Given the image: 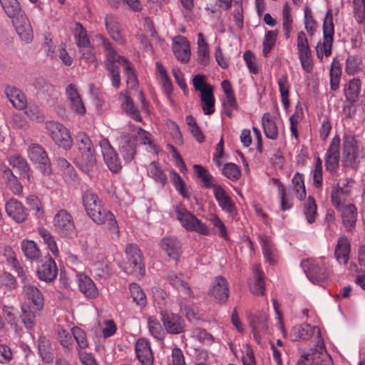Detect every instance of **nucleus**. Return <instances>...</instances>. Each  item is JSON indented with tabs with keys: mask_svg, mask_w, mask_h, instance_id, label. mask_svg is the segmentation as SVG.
Masks as SVG:
<instances>
[{
	"mask_svg": "<svg viewBox=\"0 0 365 365\" xmlns=\"http://www.w3.org/2000/svg\"><path fill=\"white\" fill-rule=\"evenodd\" d=\"M99 38L104 51L106 52V66L108 71V75L112 80L114 87L118 88L120 85V75L118 67L115 63H118L124 67L125 74L127 75V83L131 88H135L138 86L136 76L134 73L133 65L128 60L123 56H119L113 47L112 43L106 37L100 36Z\"/></svg>",
	"mask_w": 365,
	"mask_h": 365,
	"instance_id": "f257e3e1",
	"label": "nucleus"
},
{
	"mask_svg": "<svg viewBox=\"0 0 365 365\" xmlns=\"http://www.w3.org/2000/svg\"><path fill=\"white\" fill-rule=\"evenodd\" d=\"M83 205L88 216L97 225H106L112 234L118 237L119 227L114 215L106 210L99 197L91 190L82 195Z\"/></svg>",
	"mask_w": 365,
	"mask_h": 365,
	"instance_id": "f03ea898",
	"label": "nucleus"
},
{
	"mask_svg": "<svg viewBox=\"0 0 365 365\" xmlns=\"http://www.w3.org/2000/svg\"><path fill=\"white\" fill-rule=\"evenodd\" d=\"M125 254L126 260L120 264L123 270L128 274L142 277L145 269L140 250L136 245L129 244L125 247Z\"/></svg>",
	"mask_w": 365,
	"mask_h": 365,
	"instance_id": "7ed1b4c3",
	"label": "nucleus"
},
{
	"mask_svg": "<svg viewBox=\"0 0 365 365\" xmlns=\"http://www.w3.org/2000/svg\"><path fill=\"white\" fill-rule=\"evenodd\" d=\"M323 34V42H319L316 46L317 55L320 59H322L324 56H329L331 53L334 24L331 9L328 10L324 19Z\"/></svg>",
	"mask_w": 365,
	"mask_h": 365,
	"instance_id": "20e7f679",
	"label": "nucleus"
},
{
	"mask_svg": "<svg viewBox=\"0 0 365 365\" xmlns=\"http://www.w3.org/2000/svg\"><path fill=\"white\" fill-rule=\"evenodd\" d=\"M175 212L177 219L186 230L195 231L204 235H209L210 230L207 225L185 207H176Z\"/></svg>",
	"mask_w": 365,
	"mask_h": 365,
	"instance_id": "39448f33",
	"label": "nucleus"
},
{
	"mask_svg": "<svg viewBox=\"0 0 365 365\" xmlns=\"http://www.w3.org/2000/svg\"><path fill=\"white\" fill-rule=\"evenodd\" d=\"M53 225L55 231L61 237L73 238L76 235L73 217L66 210L61 209L56 213Z\"/></svg>",
	"mask_w": 365,
	"mask_h": 365,
	"instance_id": "423d86ee",
	"label": "nucleus"
},
{
	"mask_svg": "<svg viewBox=\"0 0 365 365\" xmlns=\"http://www.w3.org/2000/svg\"><path fill=\"white\" fill-rule=\"evenodd\" d=\"M46 130L52 140L59 147L68 150L73 145V140L68 130L62 124L50 121L46 123Z\"/></svg>",
	"mask_w": 365,
	"mask_h": 365,
	"instance_id": "0eeeda50",
	"label": "nucleus"
},
{
	"mask_svg": "<svg viewBox=\"0 0 365 365\" xmlns=\"http://www.w3.org/2000/svg\"><path fill=\"white\" fill-rule=\"evenodd\" d=\"M297 46L299 58L303 69L310 73L313 68L312 51L309 45L307 37L304 31H299L297 37Z\"/></svg>",
	"mask_w": 365,
	"mask_h": 365,
	"instance_id": "6e6552de",
	"label": "nucleus"
},
{
	"mask_svg": "<svg viewBox=\"0 0 365 365\" xmlns=\"http://www.w3.org/2000/svg\"><path fill=\"white\" fill-rule=\"evenodd\" d=\"M99 145L101 148L103 160L109 170L115 173H118L122 168L120 160L108 140L102 138Z\"/></svg>",
	"mask_w": 365,
	"mask_h": 365,
	"instance_id": "1a4fd4ad",
	"label": "nucleus"
},
{
	"mask_svg": "<svg viewBox=\"0 0 365 365\" xmlns=\"http://www.w3.org/2000/svg\"><path fill=\"white\" fill-rule=\"evenodd\" d=\"M119 151L126 163L131 162L136 154L137 136L122 133L118 138Z\"/></svg>",
	"mask_w": 365,
	"mask_h": 365,
	"instance_id": "9d476101",
	"label": "nucleus"
},
{
	"mask_svg": "<svg viewBox=\"0 0 365 365\" xmlns=\"http://www.w3.org/2000/svg\"><path fill=\"white\" fill-rule=\"evenodd\" d=\"M358 156V147L355 138L345 135L343 143L342 163L344 166L353 167Z\"/></svg>",
	"mask_w": 365,
	"mask_h": 365,
	"instance_id": "9b49d317",
	"label": "nucleus"
},
{
	"mask_svg": "<svg viewBox=\"0 0 365 365\" xmlns=\"http://www.w3.org/2000/svg\"><path fill=\"white\" fill-rule=\"evenodd\" d=\"M161 321L168 334H178L185 331V322L178 314L166 311L161 312Z\"/></svg>",
	"mask_w": 365,
	"mask_h": 365,
	"instance_id": "f8f14e48",
	"label": "nucleus"
},
{
	"mask_svg": "<svg viewBox=\"0 0 365 365\" xmlns=\"http://www.w3.org/2000/svg\"><path fill=\"white\" fill-rule=\"evenodd\" d=\"M25 302L36 311H41L43 308L44 299L41 291L31 284H26L23 287Z\"/></svg>",
	"mask_w": 365,
	"mask_h": 365,
	"instance_id": "ddd939ff",
	"label": "nucleus"
},
{
	"mask_svg": "<svg viewBox=\"0 0 365 365\" xmlns=\"http://www.w3.org/2000/svg\"><path fill=\"white\" fill-rule=\"evenodd\" d=\"M58 269L55 261L51 256H46L37 268L38 278L42 281L51 282L56 279Z\"/></svg>",
	"mask_w": 365,
	"mask_h": 365,
	"instance_id": "4468645a",
	"label": "nucleus"
},
{
	"mask_svg": "<svg viewBox=\"0 0 365 365\" xmlns=\"http://www.w3.org/2000/svg\"><path fill=\"white\" fill-rule=\"evenodd\" d=\"M302 266L306 272L308 278L313 282H322L329 276L328 271L323 264L310 260H303Z\"/></svg>",
	"mask_w": 365,
	"mask_h": 365,
	"instance_id": "2eb2a0df",
	"label": "nucleus"
},
{
	"mask_svg": "<svg viewBox=\"0 0 365 365\" xmlns=\"http://www.w3.org/2000/svg\"><path fill=\"white\" fill-rule=\"evenodd\" d=\"M105 26L108 34L113 41L119 44H124L125 36L117 17L107 14L105 17Z\"/></svg>",
	"mask_w": 365,
	"mask_h": 365,
	"instance_id": "dca6fc26",
	"label": "nucleus"
},
{
	"mask_svg": "<svg viewBox=\"0 0 365 365\" xmlns=\"http://www.w3.org/2000/svg\"><path fill=\"white\" fill-rule=\"evenodd\" d=\"M209 294L219 302H225L229 297V286L225 278L216 277L212 283Z\"/></svg>",
	"mask_w": 365,
	"mask_h": 365,
	"instance_id": "f3484780",
	"label": "nucleus"
},
{
	"mask_svg": "<svg viewBox=\"0 0 365 365\" xmlns=\"http://www.w3.org/2000/svg\"><path fill=\"white\" fill-rule=\"evenodd\" d=\"M339 138L336 137L334 138L326 153V169L330 173L335 172L339 167Z\"/></svg>",
	"mask_w": 365,
	"mask_h": 365,
	"instance_id": "a211bd4d",
	"label": "nucleus"
},
{
	"mask_svg": "<svg viewBox=\"0 0 365 365\" xmlns=\"http://www.w3.org/2000/svg\"><path fill=\"white\" fill-rule=\"evenodd\" d=\"M349 184V181L343 182L341 184L338 182L332 188L331 200L332 205L337 209L342 206L350 195L351 189Z\"/></svg>",
	"mask_w": 365,
	"mask_h": 365,
	"instance_id": "6ab92c4d",
	"label": "nucleus"
},
{
	"mask_svg": "<svg viewBox=\"0 0 365 365\" xmlns=\"http://www.w3.org/2000/svg\"><path fill=\"white\" fill-rule=\"evenodd\" d=\"M136 356L141 365H153L154 356L149 341L140 339L135 346Z\"/></svg>",
	"mask_w": 365,
	"mask_h": 365,
	"instance_id": "aec40b11",
	"label": "nucleus"
},
{
	"mask_svg": "<svg viewBox=\"0 0 365 365\" xmlns=\"http://www.w3.org/2000/svg\"><path fill=\"white\" fill-rule=\"evenodd\" d=\"M13 24L17 34L23 41L29 42L32 40L33 30L29 19L25 15H18L13 20Z\"/></svg>",
	"mask_w": 365,
	"mask_h": 365,
	"instance_id": "412c9836",
	"label": "nucleus"
},
{
	"mask_svg": "<svg viewBox=\"0 0 365 365\" xmlns=\"http://www.w3.org/2000/svg\"><path fill=\"white\" fill-rule=\"evenodd\" d=\"M181 243L175 237L169 236L163 238L160 241V247L166 252L167 255L178 261L181 254Z\"/></svg>",
	"mask_w": 365,
	"mask_h": 365,
	"instance_id": "4be33fe9",
	"label": "nucleus"
},
{
	"mask_svg": "<svg viewBox=\"0 0 365 365\" xmlns=\"http://www.w3.org/2000/svg\"><path fill=\"white\" fill-rule=\"evenodd\" d=\"M66 94L72 109L78 114H84L86 108L76 86L73 83L69 84L66 89Z\"/></svg>",
	"mask_w": 365,
	"mask_h": 365,
	"instance_id": "5701e85b",
	"label": "nucleus"
},
{
	"mask_svg": "<svg viewBox=\"0 0 365 365\" xmlns=\"http://www.w3.org/2000/svg\"><path fill=\"white\" fill-rule=\"evenodd\" d=\"M173 50L176 58L181 62L186 63L190 60V46L185 37L179 36L174 40Z\"/></svg>",
	"mask_w": 365,
	"mask_h": 365,
	"instance_id": "b1692460",
	"label": "nucleus"
},
{
	"mask_svg": "<svg viewBox=\"0 0 365 365\" xmlns=\"http://www.w3.org/2000/svg\"><path fill=\"white\" fill-rule=\"evenodd\" d=\"M77 282L80 291L88 298H96L98 291L92 279L87 275L79 273L76 275Z\"/></svg>",
	"mask_w": 365,
	"mask_h": 365,
	"instance_id": "393cba45",
	"label": "nucleus"
},
{
	"mask_svg": "<svg viewBox=\"0 0 365 365\" xmlns=\"http://www.w3.org/2000/svg\"><path fill=\"white\" fill-rule=\"evenodd\" d=\"M6 210L7 214L17 222H22L27 217L24 207L16 199L11 198L6 202Z\"/></svg>",
	"mask_w": 365,
	"mask_h": 365,
	"instance_id": "a878e982",
	"label": "nucleus"
},
{
	"mask_svg": "<svg viewBox=\"0 0 365 365\" xmlns=\"http://www.w3.org/2000/svg\"><path fill=\"white\" fill-rule=\"evenodd\" d=\"M361 81L359 78H353L344 85V94L346 103L354 104L359 100L361 92Z\"/></svg>",
	"mask_w": 365,
	"mask_h": 365,
	"instance_id": "bb28decb",
	"label": "nucleus"
},
{
	"mask_svg": "<svg viewBox=\"0 0 365 365\" xmlns=\"http://www.w3.org/2000/svg\"><path fill=\"white\" fill-rule=\"evenodd\" d=\"M122 109L135 120L140 122L142 117L138 109L135 106L134 102L128 94V92L120 94Z\"/></svg>",
	"mask_w": 365,
	"mask_h": 365,
	"instance_id": "cd10ccee",
	"label": "nucleus"
},
{
	"mask_svg": "<svg viewBox=\"0 0 365 365\" xmlns=\"http://www.w3.org/2000/svg\"><path fill=\"white\" fill-rule=\"evenodd\" d=\"M5 93L11 104L17 109L21 110L26 108V98L25 95L18 88L8 86Z\"/></svg>",
	"mask_w": 365,
	"mask_h": 365,
	"instance_id": "c85d7f7f",
	"label": "nucleus"
},
{
	"mask_svg": "<svg viewBox=\"0 0 365 365\" xmlns=\"http://www.w3.org/2000/svg\"><path fill=\"white\" fill-rule=\"evenodd\" d=\"M214 195L216 200L218 202L219 205L223 210L229 213L234 212L235 209V205L221 185H217V187H215Z\"/></svg>",
	"mask_w": 365,
	"mask_h": 365,
	"instance_id": "c756f323",
	"label": "nucleus"
},
{
	"mask_svg": "<svg viewBox=\"0 0 365 365\" xmlns=\"http://www.w3.org/2000/svg\"><path fill=\"white\" fill-rule=\"evenodd\" d=\"M351 250L350 242L347 237H341L335 247L334 255L339 262L342 261L346 264L349 259V253Z\"/></svg>",
	"mask_w": 365,
	"mask_h": 365,
	"instance_id": "7c9ffc66",
	"label": "nucleus"
},
{
	"mask_svg": "<svg viewBox=\"0 0 365 365\" xmlns=\"http://www.w3.org/2000/svg\"><path fill=\"white\" fill-rule=\"evenodd\" d=\"M28 155L33 162L46 166L49 159L44 149L38 144H31L28 149Z\"/></svg>",
	"mask_w": 365,
	"mask_h": 365,
	"instance_id": "2f4dec72",
	"label": "nucleus"
},
{
	"mask_svg": "<svg viewBox=\"0 0 365 365\" xmlns=\"http://www.w3.org/2000/svg\"><path fill=\"white\" fill-rule=\"evenodd\" d=\"M341 208L342 223L348 231L355 226L357 212L354 205L349 204Z\"/></svg>",
	"mask_w": 365,
	"mask_h": 365,
	"instance_id": "473e14b6",
	"label": "nucleus"
},
{
	"mask_svg": "<svg viewBox=\"0 0 365 365\" xmlns=\"http://www.w3.org/2000/svg\"><path fill=\"white\" fill-rule=\"evenodd\" d=\"M255 279L250 282V291L257 295H262L265 290V283L264 281L263 273L259 270L257 264L253 267Z\"/></svg>",
	"mask_w": 365,
	"mask_h": 365,
	"instance_id": "72a5a7b5",
	"label": "nucleus"
},
{
	"mask_svg": "<svg viewBox=\"0 0 365 365\" xmlns=\"http://www.w3.org/2000/svg\"><path fill=\"white\" fill-rule=\"evenodd\" d=\"M249 321L255 336L259 332L266 331L267 329V316L264 313L250 315L249 317Z\"/></svg>",
	"mask_w": 365,
	"mask_h": 365,
	"instance_id": "f704fd0d",
	"label": "nucleus"
},
{
	"mask_svg": "<svg viewBox=\"0 0 365 365\" xmlns=\"http://www.w3.org/2000/svg\"><path fill=\"white\" fill-rule=\"evenodd\" d=\"M77 163L83 171L88 173L96 163L94 150L81 153Z\"/></svg>",
	"mask_w": 365,
	"mask_h": 365,
	"instance_id": "c9c22d12",
	"label": "nucleus"
},
{
	"mask_svg": "<svg viewBox=\"0 0 365 365\" xmlns=\"http://www.w3.org/2000/svg\"><path fill=\"white\" fill-rule=\"evenodd\" d=\"M39 311H36L29 304L24 303L21 306V319L25 327L28 330L33 329L36 323V313Z\"/></svg>",
	"mask_w": 365,
	"mask_h": 365,
	"instance_id": "e433bc0d",
	"label": "nucleus"
},
{
	"mask_svg": "<svg viewBox=\"0 0 365 365\" xmlns=\"http://www.w3.org/2000/svg\"><path fill=\"white\" fill-rule=\"evenodd\" d=\"M314 328L308 324L295 326L291 332V336L294 341L307 340L314 334Z\"/></svg>",
	"mask_w": 365,
	"mask_h": 365,
	"instance_id": "4c0bfd02",
	"label": "nucleus"
},
{
	"mask_svg": "<svg viewBox=\"0 0 365 365\" xmlns=\"http://www.w3.org/2000/svg\"><path fill=\"white\" fill-rule=\"evenodd\" d=\"M21 247L25 257L30 260H36L41 255L39 247L33 240H24L21 242Z\"/></svg>",
	"mask_w": 365,
	"mask_h": 365,
	"instance_id": "58836bf2",
	"label": "nucleus"
},
{
	"mask_svg": "<svg viewBox=\"0 0 365 365\" xmlns=\"http://www.w3.org/2000/svg\"><path fill=\"white\" fill-rule=\"evenodd\" d=\"M262 123L265 135L268 138L275 140L278 135L277 127L269 113H266L263 115Z\"/></svg>",
	"mask_w": 365,
	"mask_h": 365,
	"instance_id": "ea45409f",
	"label": "nucleus"
},
{
	"mask_svg": "<svg viewBox=\"0 0 365 365\" xmlns=\"http://www.w3.org/2000/svg\"><path fill=\"white\" fill-rule=\"evenodd\" d=\"M170 283L177 289L184 292L190 298H194V294L188 284L182 279V276H178L171 273L168 276Z\"/></svg>",
	"mask_w": 365,
	"mask_h": 365,
	"instance_id": "a19ab883",
	"label": "nucleus"
},
{
	"mask_svg": "<svg viewBox=\"0 0 365 365\" xmlns=\"http://www.w3.org/2000/svg\"><path fill=\"white\" fill-rule=\"evenodd\" d=\"M0 4L9 18L14 19L21 11L20 4L17 0H0Z\"/></svg>",
	"mask_w": 365,
	"mask_h": 365,
	"instance_id": "79ce46f5",
	"label": "nucleus"
},
{
	"mask_svg": "<svg viewBox=\"0 0 365 365\" xmlns=\"http://www.w3.org/2000/svg\"><path fill=\"white\" fill-rule=\"evenodd\" d=\"M193 169L197 176L204 183V186L210 188L217 187V185L213 183V177L210 174L208 170L200 165H194Z\"/></svg>",
	"mask_w": 365,
	"mask_h": 365,
	"instance_id": "37998d69",
	"label": "nucleus"
},
{
	"mask_svg": "<svg viewBox=\"0 0 365 365\" xmlns=\"http://www.w3.org/2000/svg\"><path fill=\"white\" fill-rule=\"evenodd\" d=\"M38 351L42 359L45 362L50 363L52 361L53 359L52 349L50 346L48 340L44 336H41L38 339Z\"/></svg>",
	"mask_w": 365,
	"mask_h": 365,
	"instance_id": "c03bdc74",
	"label": "nucleus"
},
{
	"mask_svg": "<svg viewBox=\"0 0 365 365\" xmlns=\"http://www.w3.org/2000/svg\"><path fill=\"white\" fill-rule=\"evenodd\" d=\"M212 92L213 89H209L207 91H202L201 94V101L203 102L202 110L205 115H210L215 111V98Z\"/></svg>",
	"mask_w": 365,
	"mask_h": 365,
	"instance_id": "a18cd8bd",
	"label": "nucleus"
},
{
	"mask_svg": "<svg viewBox=\"0 0 365 365\" xmlns=\"http://www.w3.org/2000/svg\"><path fill=\"white\" fill-rule=\"evenodd\" d=\"M341 73L339 63L334 60L329 71L330 87L332 91H336L339 88Z\"/></svg>",
	"mask_w": 365,
	"mask_h": 365,
	"instance_id": "49530a36",
	"label": "nucleus"
},
{
	"mask_svg": "<svg viewBox=\"0 0 365 365\" xmlns=\"http://www.w3.org/2000/svg\"><path fill=\"white\" fill-rule=\"evenodd\" d=\"M38 234L43 240L44 242L47 245L48 249L54 256L58 255V250L53 236L51 232L43 227L38 229Z\"/></svg>",
	"mask_w": 365,
	"mask_h": 365,
	"instance_id": "de8ad7c7",
	"label": "nucleus"
},
{
	"mask_svg": "<svg viewBox=\"0 0 365 365\" xmlns=\"http://www.w3.org/2000/svg\"><path fill=\"white\" fill-rule=\"evenodd\" d=\"M148 172L155 181L160 182L163 186L165 185L167 177L158 163L155 161L152 162L149 165Z\"/></svg>",
	"mask_w": 365,
	"mask_h": 365,
	"instance_id": "09e8293b",
	"label": "nucleus"
},
{
	"mask_svg": "<svg viewBox=\"0 0 365 365\" xmlns=\"http://www.w3.org/2000/svg\"><path fill=\"white\" fill-rule=\"evenodd\" d=\"M278 86L282 98V102L284 108H288L289 105V83L287 77L283 76L278 79Z\"/></svg>",
	"mask_w": 365,
	"mask_h": 365,
	"instance_id": "8fccbe9b",
	"label": "nucleus"
},
{
	"mask_svg": "<svg viewBox=\"0 0 365 365\" xmlns=\"http://www.w3.org/2000/svg\"><path fill=\"white\" fill-rule=\"evenodd\" d=\"M304 214L308 223L312 224L314 222L317 215V205L312 196L308 197L307 202L304 204Z\"/></svg>",
	"mask_w": 365,
	"mask_h": 365,
	"instance_id": "3c124183",
	"label": "nucleus"
},
{
	"mask_svg": "<svg viewBox=\"0 0 365 365\" xmlns=\"http://www.w3.org/2000/svg\"><path fill=\"white\" fill-rule=\"evenodd\" d=\"M259 240L262 243L263 254L265 258L270 264H274V259L272 257V255L274 254V248L273 244L269 238L264 235H260Z\"/></svg>",
	"mask_w": 365,
	"mask_h": 365,
	"instance_id": "603ef678",
	"label": "nucleus"
},
{
	"mask_svg": "<svg viewBox=\"0 0 365 365\" xmlns=\"http://www.w3.org/2000/svg\"><path fill=\"white\" fill-rule=\"evenodd\" d=\"M292 184L294 190L297 195V198L300 200H304L306 196V191L302 175L299 173H295L292 178Z\"/></svg>",
	"mask_w": 365,
	"mask_h": 365,
	"instance_id": "864d4df0",
	"label": "nucleus"
},
{
	"mask_svg": "<svg viewBox=\"0 0 365 365\" xmlns=\"http://www.w3.org/2000/svg\"><path fill=\"white\" fill-rule=\"evenodd\" d=\"M74 36L77 39V44L79 48L91 45L86 31L80 23H76Z\"/></svg>",
	"mask_w": 365,
	"mask_h": 365,
	"instance_id": "5fc2aeb1",
	"label": "nucleus"
},
{
	"mask_svg": "<svg viewBox=\"0 0 365 365\" xmlns=\"http://www.w3.org/2000/svg\"><path fill=\"white\" fill-rule=\"evenodd\" d=\"M361 59L356 56H349L346 61L345 71L349 75H354L361 70Z\"/></svg>",
	"mask_w": 365,
	"mask_h": 365,
	"instance_id": "6e6d98bb",
	"label": "nucleus"
},
{
	"mask_svg": "<svg viewBox=\"0 0 365 365\" xmlns=\"http://www.w3.org/2000/svg\"><path fill=\"white\" fill-rule=\"evenodd\" d=\"M76 141L80 153L94 150L91 140L85 133H78Z\"/></svg>",
	"mask_w": 365,
	"mask_h": 365,
	"instance_id": "4d7b16f0",
	"label": "nucleus"
},
{
	"mask_svg": "<svg viewBox=\"0 0 365 365\" xmlns=\"http://www.w3.org/2000/svg\"><path fill=\"white\" fill-rule=\"evenodd\" d=\"M4 175L7 178V186L16 195H19L22 192V186L17 180V178L10 171L6 170Z\"/></svg>",
	"mask_w": 365,
	"mask_h": 365,
	"instance_id": "13d9d810",
	"label": "nucleus"
},
{
	"mask_svg": "<svg viewBox=\"0 0 365 365\" xmlns=\"http://www.w3.org/2000/svg\"><path fill=\"white\" fill-rule=\"evenodd\" d=\"M222 173L231 180H237L241 175L240 168L235 163H227L225 165Z\"/></svg>",
	"mask_w": 365,
	"mask_h": 365,
	"instance_id": "bf43d9fd",
	"label": "nucleus"
},
{
	"mask_svg": "<svg viewBox=\"0 0 365 365\" xmlns=\"http://www.w3.org/2000/svg\"><path fill=\"white\" fill-rule=\"evenodd\" d=\"M130 290L133 301L138 305L144 306L146 300L145 294L143 289L137 284H130Z\"/></svg>",
	"mask_w": 365,
	"mask_h": 365,
	"instance_id": "052dcab7",
	"label": "nucleus"
},
{
	"mask_svg": "<svg viewBox=\"0 0 365 365\" xmlns=\"http://www.w3.org/2000/svg\"><path fill=\"white\" fill-rule=\"evenodd\" d=\"M296 365H327L318 354L302 356Z\"/></svg>",
	"mask_w": 365,
	"mask_h": 365,
	"instance_id": "680f3d73",
	"label": "nucleus"
},
{
	"mask_svg": "<svg viewBox=\"0 0 365 365\" xmlns=\"http://www.w3.org/2000/svg\"><path fill=\"white\" fill-rule=\"evenodd\" d=\"M73 337L77 342L79 350L88 346V343L86 339V333L79 327H73L71 329Z\"/></svg>",
	"mask_w": 365,
	"mask_h": 365,
	"instance_id": "e2e57ef3",
	"label": "nucleus"
},
{
	"mask_svg": "<svg viewBox=\"0 0 365 365\" xmlns=\"http://www.w3.org/2000/svg\"><path fill=\"white\" fill-rule=\"evenodd\" d=\"M57 338L60 344L65 348L71 349L73 345V335L62 328L57 329Z\"/></svg>",
	"mask_w": 365,
	"mask_h": 365,
	"instance_id": "0e129e2a",
	"label": "nucleus"
},
{
	"mask_svg": "<svg viewBox=\"0 0 365 365\" xmlns=\"http://www.w3.org/2000/svg\"><path fill=\"white\" fill-rule=\"evenodd\" d=\"M191 336L197 339L200 341L212 344L214 339L205 329L201 328H195L191 331Z\"/></svg>",
	"mask_w": 365,
	"mask_h": 365,
	"instance_id": "69168bd1",
	"label": "nucleus"
},
{
	"mask_svg": "<svg viewBox=\"0 0 365 365\" xmlns=\"http://www.w3.org/2000/svg\"><path fill=\"white\" fill-rule=\"evenodd\" d=\"M9 162L13 167L19 169L23 173L24 177H26L28 179H29V175L27 173V163L22 157L20 155H14L11 157Z\"/></svg>",
	"mask_w": 365,
	"mask_h": 365,
	"instance_id": "338daca9",
	"label": "nucleus"
},
{
	"mask_svg": "<svg viewBox=\"0 0 365 365\" xmlns=\"http://www.w3.org/2000/svg\"><path fill=\"white\" fill-rule=\"evenodd\" d=\"M148 328L150 334L157 339H163L164 332L159 322L151 318L148 319Z\"/></svg>",
	"mask_w": 365,
	"mask_h": 365,
	"instance_id": "774afa93",
	"label": "nucleus"
}]
</instances>
